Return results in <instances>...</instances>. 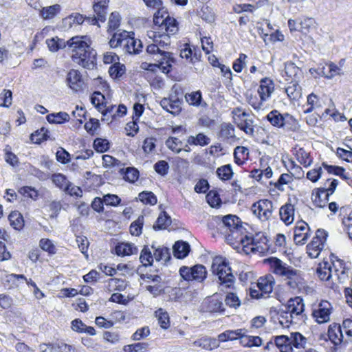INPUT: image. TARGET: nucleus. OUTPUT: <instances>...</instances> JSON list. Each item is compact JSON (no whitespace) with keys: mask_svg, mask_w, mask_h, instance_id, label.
Here are the masks:
<instances>
[{"mask_svg":"<svg viewBox=\"0 0 352 352\" xmlns=\"http://www.w3.org/2000/svg\"><path fill=\"white\" fill-rule=\"evenodd\" d=\"M211 271L217 276L219 290L228 292L225 298L226 304L230 307H239L241 300L238 296L234 292H228V289L234 288L235 278L226 258L222 256L214 257L211 265Z\"/></svg>","mask_w":352,"mask_h":352,"instance_id":"1","label":"nucleus"},{"mask_svg":"<svg viewBox=\"0 0 352 352\" xmlns=\"http://www.w3.org/2000/svg\"><path fill=\"white\" fill-rule=\"evenodd\" d=\"M272 272L283 278L285 284L293 291H300L305 288L306 281L303 273L293 267L283 263L276 257H271L267 260Z\"/></svg>","mask_w":352,"mask_h":352,"instance_id":"2","label":"nucleus"},{"mask_svg":"<svg viewBox=\"0 0 352 352\" xmlns=\"http://www.w3.org/2000/svg\"><path fill=\"white\" fill-rule=\"evenodd\" d=\"M87 36H74L67 41L72 48L73 61L84 68L91 69L95 67L96 52L87 42Z\"/></svg>","mask_w":352,"mask_h":352,"instance_id":"3","label":"nucleus"},{"mask_svg":"<svg viewBox=\"0 0 352 352\" xmlns=\"http://www.w3.org/2000/svg\"><path fill=\"white\" fill-rule=\"evenodd\" d=\"M146 53L154 61V63L148 65V70L154 71L155 68H158L162 72L166 74L172 70L173 64L175 62L173 53L167 51L158 52V48L155 46L146 47Z\"/></svg>","mask_w":352,"mask_h":352,"instance_id":"4","label":"nucleus"},{"mask_svg":"<svg viewBox=\"0 0 352 352\" xmlns=\"http://www.w3.org/2000/svg\"><path fill=\"white\" fill-rule=\"evenodd\" d=\"M239 241L243 245L244 252L247 254L251 252H262L266 250L267 237L262 232L256 234L254 236H241Z\"/></svg>","mask_w":352,"mask_h":352,"instance_id":"5","label":"nucleus"},{"mask_svg":"<svg viewBox=\"0 0 352 352\" xmlns=\"http://www.w3.org/2000/svg\"><path fill=\"white\" fill-rule=\"evenodd\" d=\"M217 219L221 220L219 223V229L225 234L230 236L229 232L232 234H236L235 238H238V231L242 228L241 221L240 219L234 214H228L223 217H216Z\"/></svg>","mask_w":352,"mask_h":352,"instance_id":"6","label":"nucleus"},{"mask_svg":"<svg viewBox=\"0 0 352 352\" xmlns=\"http://www.w3.org/2000/svg\"><path fill=\"white\" fill-rule=\"evenodd\" d=\"M251 210L260 221H269L272 217L273 203L268 199H260L252 205Z\"/></svg>","mask_w":352,"mask_h":352,"instance_id":"7","label":"nucleus"},{"mask_svg":"<svg viewBox=\"0 0 352 352\" xmlns=\"http://www.w3.org/2000/svg\"><path fill=\"white\" fill-rule=\"evenodd\" d=\"M179 274L185 280L202 282L206 278L207 272L204 265H196L192 267L182 266L179 269Z\"/></svg>","mask_w":352,"mask_h":352,"instance_id":"8","label":"nucleus"},{"mask_svg":"<svg viewBox=\"0 0 352 352\" xmlns=\"http://www.w3.org/2000/svg\"><path fill=\"white\" fill-rule=\"evenodd\" d=\"M154 27L162 30H164L168 34H175L178 31V26L177 21L169 16V15L164 16L162 14L159 16V12H155L153 17Z\"/></svg>","mask_w":352,"mask_h":352,"instance_id":"9","label":"nucleus"},{"mask_svg":"<svg viewBox=\"0 0 352 352\" xmlns=\"http://www.w3.org/2000/svg\"><path fill=\"white\" fill-rule=\"evenodd\" d=\"M327 236V233L324 230L318 229L316 232V236L310 243L307 245V253L311 258H317L324 248Z\"/></svg>","mask_w":352,"mask_h":352,"instance_id":"10","label":"nucleus"},{"mask_svg":"<svg viewBox=\"0 0 352 352\" xmlns=\"http://www.w3.org/2000/svg\"><path fill=\"white\" fill-rule=\"evenodd\" d=\"M338 184L337 179L328 178L324 186L319 188L318 192L315 195L314 199L315 204L320 208H323L325 206L326 201H328L329 197L334 192Z\"/></svg>","mask_w":352,"mask_h":352,"instance_id":"11","label":"nucleus"},{"mask_svg":"<svg viewBox=\"0 0 352 352\" xmlns=\"http://www.w3.org/2000/svg\"><path fill=\"white\" fill-rule=\"evenodd\" d=\"M267 119L272 126L287 129H292L289 125L296 122L293 116L288 113L283 115L277 110L270 112L267 116Z\"/></svg>","mask_w":352,"mask_h":352,"instance_id":"12","label":"nucleus"},{"mask_svg":"<svg viewBox=\"0 0 352 352\" xmlns=\"http://www.w3.org/2000/svg\"><path fill=\"white\" fill-rule=\"evenodd\" d=\"M332 305L327 300H322L315 309H313L312 316L318 324L326 323L330 320L332 312Z\"/></svg>","mask_w":352,"mask_h":352,"instance_id":"13","label":"nucleus"},{"mask_svg":"<svg viewBox=\"0 0 352 352\" xmlns=\"http://www.w3.org/2000/svg\"><path fill=\"white\" fill-rule=\"evenodd\" d=\"M284 307L292 315L293 318L298 323L304 320L303 300L300 297L290 298Z\"/></svg>","mask_w":352,"mask_h":352,"instance_id":"14","label":"nucleus"},{"mask_svg":"<svg viewBox=\"0 0 352 352\" xmlns=\"http://www.w3.org/2000/svg\"><path fill=\"white\" fill-rule=\"evenodd\" d=\"M182 99L177 94H170L168 98H164L160 101L161 107L166 111L177 115L182 111Z\"/></svg>","mask_w":352,"mask_h":352,"instance_id":"15","label":"nucleus"},{"mask_svg":"<svg viewBox=\"0 0 352 352\" xmlns=\"http://www.w3.org/2000/svg\"><path fill=\"white\" fill-rule=\"evenodd\" d=\"M109 3V0L94 1L93 9L96 16L88 19L92 25H97L98 21L104 23L106 21Z\"/></svg>","mask_w":352,"mask_h":352,"instance_id":"16","label":"nucleus"},{"mask_svg":"<svg viewBox=\"0 0 352 352\" xmlns=\"http://www.w3.org/2000/svg\"><path fill=\"white\" fill-rule=\"evenodd\" d=\"M331 264L333 270V279L336 278L341 283H344L349 278V272L344 262L341 259L335 258V260H331Z\"/></svg>","mask_w":352,"mask_h":352,"instance_id":"17","label":"nucleus"},{"mask_svg":"<svg viewBox=\"0 0 352 352\" xmlns=\"http://www.w3.org/2000/svg\"><path fill=\"white\" fill-rule=\"evenodd\" d=\"M311 235L310 228L305 221L298 222L294 234V240L296 245L305 244Z\"/></svg>","mask_w":352,"mask_h":352,"instance_id":"18","label":"nucleus"},{"mask_svg":"<svg viewBox=\"0 0 352 352\" xmlns=\"http://www.w3.org/2000/svg\"><path fill=\"white\" fill-rule=\"evenodd\" d=\"M126 36L123 40V48L126 52L130 54H137L142 51V43L140 40L135 39L126 31Z\"/></svg>","mask_w":352,"mask_h":352,"instance_id":"19","label":"nucleus"},{"mask_svg":"<svg viewBox=\"0 0 352 352\" xmlns=\"http://www.w3.org/2000/svg\"><path fill=\"white\" fill-rule=\"evenodd\" d=\"M274 91V83L270 78H264L260 80L257 92L263 102H265L271 97Z\"/></svg>","mask_w":352,"mask_h":352,"instance_id":"20","label":"nucleus"},{"mask_svg":"<svg viewBox=\"0 0 352 352\" xmlns=\"http://www.w3.org/2000/svg\"><path fill=\"white\" fill-rule=\"evenodd\" d=\"M328 337L331 342L335 345H338L342 342H345V337L341 326L336 323L329 325L328 329Z\"/></svg>","mask_w":352,"mask_h":352,"instance_id":"21","label":"nucleus"},{"mask_svg":"<svg viewBox=\"0 0 352 352\" xmlns=\"http://www.w3.org/2000/svg\"><path fill=\"white\" fill-rule=\"evenodd\" d=\"M68 86L74 91L80 90L83 85V80L80 73L76 69H71L67 76Z\"/></svg>","mask_w":352,"mask_h":352,"instance_id":"22","label":"nucleus"},{"mask_svg":"<svg viewBox=\"0 0 352 352\" xmlns=\"http://www.w3.org/2000/svg\"><path fill=\"white\" fill-rule=\"evenodd\" d=\"M274 284L275 280L274 277L272 275H267L258 278L257 287L263 294H265L266 297H268L273 290Z\"/></svg>","mask_w":352,"mask_h":352,"instance_id":"23","label":"nucleus"},{"mask_svg":"<svg viewBox=\"0 0 352 352\" xmlns=\"http://www.w3.org/2000/svg\"><path fill=\"white\" fill-rule=\"evenodd\" d=\"M316 274L321 280H333V274L331 263L323 261L318 265Z\"/></svg>","mask_w":352,"mask_h":352,"instance_id":"24","label":"nucleus"},{"mask_svg":"<svg viewBox=\"0 0 352 352\" xmlns=\"http://www.w3.org/2000/svg\"><path fill=\"white\" fill-rule=\"evenodd\" d=\"M276 316L278 322L283 328H288L292 324H298L284 307L278 311Z\"/></svg>","mask_w":352,"mask_h":352,"instance_id":"25","label":"nucleus"},{"mask_svg":"<svg viewBox=\"0 0 352 352\" xmlns=\"http://www.w3.org/2000/svg\"><path fill=\"white\" fill-rule=\"evenodd\" d=\"M322 100L319 97L314 93H311L307 97V103L303 106V111L305 113H309L314 110L320 109L322 107Z\"/></svg>","mask_w":352,"mask_h":352,"instance_id":"26","label":"nucleus"},{"mask_svg":"<svg viewBox=\"0 0 352 352\" xmlns=\"http://www.w3.org/2000/svg\"><path fill=\"white\" fill-rule=\"evenodd\" d=\"M294 206L292 204H286L280 208L279 214L281 220L286 224L289 225L294 220Z\"/></svg>","mask_w":352,"mask_h":352,"instance_id":"27","label":"nucleus"},{"mask_svg":"<svg viewBox=\"0 0 352 352\" xmlns=\"http://www.w3.org/2000/svg\"><path fill=\"white\" fill-rule=\"evenodd\" d=\"M285 72L286 76L289 78H291V81L296 82L299 81L303 74L301 69L292 62H289L285 64Z\"/></svg>","mask_w":352,"mask_h":352,"instance_id":"28","label":"nucleus"},{"mask_svg":"<svg viewBox=\"0 0 352 352\" xmlns=\"http://www.w3.org/2000/svg\"><path fill=\"white\" fill-rule=\"evenodd\" d=\"M274 343L280 352H293L290 336L282 335L274 338Z\"/></svg>","mask_w":352,"mask_h":352,"instance_id":"29","label":"nucleus"},{"mask_svg":"<svg viewBox=\"0 0 352 352\" xmlns=\"http://www.w3.org/2000/svg\"><path fill=\"white\" fill-rule=\"evenodd\" d=\"M138 252V248L131 243L122 242L116 247V252L118 256H130L137 254Z\"/></svg>","mask_w":352,"mask_h":352,"instance_id":"30","label":"nucleus"},{"mask_svg":"<svg viewBox=\"0 0 352 352\" xmlns=\"http://www.w3.org/2000/svg\"><path fill=\"white\" fill-rule=\"evenodd\" d=\"M190 250L188 243L182 241H177L173 247V254L177 258H184L187 256Z\"/></svg>","mask_w":352,"mask_h":352,"instance_id":"31","label":"nucleus"},{"mask_svg":"<svg viewBox=\"0 0 352 352\" xmlns=\"http://www.w3.org/2000/svg\"><path fill=\"white\" fill-rule=\"evenodd\" d=\"M285 90L291 100H298L302 96V89L296 81H291Z\"/></svg>","mask_w":352,"mask_h":352,"instance_id":"32","label":"nucleus"},{"mask_svg":"<svg viewBox=\"0 0 352 352\" xmlns=\"http://www.w3.org/2000/svg\"><path fill=\"white\" fill-rule=\"evenodd\" d=\"M170 34H168L166 32H162L158 39H155V42L148 45L147 47L155 46L158 48V52L161 51H166L170 45Z\"/></svg>","mask_w":352,"mask_h":352,"instance_id":"33","label":"nucleus"},{"mask_svg":"<svg viewBox=\"0 0 352 352\" xmlns=\"http://www.w3.org/2000/svg\"><path fill=\"white\" fill-rule=\"evenodd\" d=\"M60 10L61 7L59 4L44 7L40 10V16L44 20H50L54 19L60 12Z\"/></svg>","mask_w":352,"mask_h":352,"instance_id":"34","label":"nucleus"},{"mask_svg":"<svg viewBox=\"0 0 352 352\" xmlns=\"http://www.w3.org/2000/svg\"><path fill=\"white\" fill-rule=\"evenodd\" d=\"M151 248L154 250L153 256L157 261L167 262L170 258L169 249L164 246L155 247L152 245Z\"/></svg>","mask_w":352,"mask_h":352,"instance_id":"35","label":"nucleus"},{"mask_svg":"<svg viewBox=\"0 0 352 352\" xmlns=\"http://www.w3.org/2000/svg\"><path fill=\"white\" fill-rule=\"evenodd\" d=\"M206 309L210 312H223L225 311L224 305L221 300L213 296L208 299L206 302Z\"/></svg>","mask_w":352,"mask_h":352,"instance_id":"36","label":"nucleus"},{"mask_svg":"<svg viewBox=\"0 0 352 352\" xmlns=\"http://www.w3.org/2000/svg\"><path fill=\"white\" fill-rule=\"evenodd\" d=\"M220 137L226 141H233L235 138L234 128L232 124L224 123L221 125Z\"/></svg>","mask_w":352,"mask_h":352,"instance_id":"37","label":"nucleus"},{"mask_svg":"<svg viewBox=\"0 0 352 352\" xmlns=\"http://www.w3.org/2000/svg\"><path fill=\"white\" fill-rule=\"evenodd\" d=\"M8 220L15 230H20L24 226L23 216L17 211L12 212L8 216Z\"/></svg>","mask_w":352,"mask_h":352,"instance_id":"38","label":"nucleus"},{"mask_svg":"<svg viewBox=\"0 0 352 352\" xmlns=\"http://www.w3.org/2000/svg\"><path fill=\"white\" fill-rule=\"evenodd\" d=\"M290 339L292 341V345L293 347V350L294 349H305L306 343H307V338L305 337H304L300 333H299V332L292 333L290 334Z\"/></svg>","mask_w":352,"mask_h":352,"instance_id":"39","label":"nucleus"},{"mask_svg":"<svg viewBox=\"0 0 352 352\" xmlns=\"http://www.w3.org/2000/svg\"><path fill=\"white\" fill-rule=\"evenodd\" d=\"M296 157L298 162L305 167H308L312 164L309 153L303 148H299L296 151Z\"/></svg>","mask_w":352,"mask_h":352,"instance_id":"40","label":"nucleus"},{"mask_svg":"<svg viewBox=\"0 0 352 352\" xmlns=\"http://www.w3.org/2000/svg\"><path fill=\"white\" fill-rule=\"evenodd\" d=\"M171 223L170 217L166 212H162L156 220V223L153 225L154 230L166 229Z\"/></svg>","mask_w":352,"mask_h":352,"instance_id":"41","label":"nucleus"},{"mask_svg":"<svg viewBox=\"0 0 352 352\" xmlns=\"http://www.w3.org/2000/svg\"><path fill=\"white\" fill-rule=\"evenodd\" d=\"M237 126L244 131L247 135L254 136V120L252 119L245 118L239 122H236Z\"/></svg>","mask_w":352,"mask_h":352,"instance_id":"42","label":"nucleus"},{"mask_svg":"<svg viewBox=\"0 0 352 352\" xmlns=\"http://www.w3.org/2000/svg\"><path fill=\"white\" fill-rule=\"evenodd\" d=\"M166 146L175 153H179L182 150L183 142L175 137L168 138L165 142Z\"/></svg>","mask_w":352,"mask_h":352,"instance_id":"43","label":"nucleus"},{"mask_svg":"<svg viewBox=\"0 0 352 352\" xmlns=\"http://www.w3.org/2000/svg\"><path fill=\"white\" fill-rule=\"evenodd\" d=\"M69 116L66 112H58L56 113H51L47 116V120L50 123L61 124L64 122L69 121Z\"/></svg>","mask_w":352,"mask_h":352,"instance_id":"44","label":"nucleus"},{"mask_svg":"<svg viewBox=\"0 0 352 352\" xmlns=\"http://www.w3.org/2000/svg\"><path fill=\"white\" fill-rule=\"evenodd\" d=\"M153 254H151L150 249L145 246L141 251L140 261L144 266H149L152 265L153 261Z\"/></svg>","mask_w":352,"mask_h":352,"instance_id":"45","label":"nucleus"},{"mask_svg":"<svg viewBox=\"0 0 352 352\" xmlns=\"http://www.w3.org/2000/svg\"><path fill=\"white\" fill-rule=\"evenodd\" d=\"M243 329H236L234 331H226L219 336V340L221 342H226L227 340H233L239 338L242 335Z\"/></svg>","mask_w":352,"mask_h":352,"instance_id":"46","label":"nucleus"},{"mask_svg":"<svg viewBox=\"0 0 352 352\" xmlns=\"http://www.w3.org/2000/svg\"><path fill=\"white\" fill-rule=\"evenodd\" d=\"M217 175L221 180H229L233 175V171L230 164L219 167L217 170Z\"/></svg>","mask_w":352,"mask_h":352,"instance_id":"47","label":"nucleus"},{"mask_svg":"<svg viewBox=\"0 0 352 352\" xmlns=\"http://www.w3.org/2000/svg\"><path fill=\"white\" fill-rule=\"evenodd\" d=\"M53 183L60 189L67 190L69 188V181L65 175L60 173L54 174L52 175Z\"/></svg>","mask_w":352,"mask_h":352,"instance_id":"48","label":"nucleus"},{"mask_svg":"<svg viewBox=\"0 0 352 352\" xmlns=\"http://www.w3.org/2000/svg\"><path fill=\"white\" fill-rule=\"evenodd\" d=\"M155 316L162 328L166 329L169 327V316L166 311H164L162 309H159L155 311Z\"/></svg>","mask_w":352,"mask_h":352,"instance_id":"49","label":"nucleus"},{"mask_svg":"<svg viewBox=\"0 0 352 352\" xmlns=\"http://www.w3.org/2000/svg\"><path fill=\"white\" fill-rule=\"evenodd\" d=\"M48 133V130L42 127L31 135V140L34 143L40 144L42 141L47 140L50 138Z\"/></svg>","mask_w":352,"mask_h":352,"instance_id":"50","label":"nucleus"},{"mask_svg":"<svg viewBox=\"0 0 352 352\" xmlns=\"http://www.w3.org/2000/svg\"><path fill=\"white\" fill-rule=\"evenodd\" d=\"M139 199L144 204L155 205L157 203V197L151 191H143L139 194Z\"/></svg>","mask_w":352,"mask_h":352,"instance_id":"51","label":"nucleus"},{"mask_svg":"<svg viewBox=\"0 0 352 352\" xmlns=\"http://www.w3.org/2000/svg\"><path fill=\"white\" fill-rule=\"evenodd\" d=\"M341 328L343 331L344 335H345V342H352V320H344Z\"/></svg>","mask_w":352,"mask_h":352,"instance_id":"52","label":"nucleus"},{"mask_svg":"<svg viewBox=\"0 0 352 352\" xmlns=\"http://www.w3.org/2000/svg\"><path fill=\"white\" fill-rule=\"evenodd\" d=\"M105 101V97L99 91H95L91 96V103L98 109L100 111L102 109Z\"/></svg>","mask_w":352,"mask_h":352,"instance_id":"53","label":"nucleus"},{"mask_svg":"<svg viewBox=\"0 0 352 352\" xmlns=\"http://www.w3.org/2000/svg\"><path fill=\"white\" fill-rule=\"evenodd\" d=\"M144 224V217L140 216L136 221L133 222L130 226V232L133 236H139L142 233Z\"/></svg>","mask_w":352,"mask_h":352,"instance_id":"54","label":"nucleus"},{"mask_svg":"<svg viewBox=\"0 0 352 352\" xmlns=\"http://www.w3.org/2000/svg\"><path fill=\"white\" fill-rule=\"evenodd\" d=\"M125 72V66L120 64L119 61L118 63L112 65L109 69L110 76L113 78L120 77Z\"/></svg>","mask_w":352,"mask_h":352,"instance_id":"55","label":"nucleus"},{"mask_svg":"<svg viewBox=\"0 0 352 352\" xmlns=\"http://www.w3.org/2000/svg\"><path fill=\"white\" fill-rule=\"evenodd\" d=\"M94 148L97 152L104 153L110 147V143L107 139L96 138L94 142Z\"/></svg>","mask_w":352,"mask_h":352,"instance_id":"56","label":"nucleus"},{"mask_svg":"<svg viewBox=\"0 0 352 352\" xmlns=\"http://www.w3.org/2000/svg\"><path fill=\"white\" fill-rule=\"evenodd\" d=\"M206 198L208 204L212 208L218 207L221 204L219 195L216 191L210 190Z\"/></svg>","mask_w":352,"mask_h":352,"instance_id":"57","label":"nucleus"},{"mask_svg":"<svg viewBox=\"0 0 352 352\" xmlns=\"http://www.w3.org/2000/svg\"><path fill=\"white\" fill-rule=\"evenodd\" d=\"M179 55L181 58L189 60V62L192 63H193L194 58L197 60V57L195 54H194V56H192V49L190 48V45L188 43H185L184 45V47L182 48L180 50Z\"/></svg>","mask_w":352,"mask_h":352,"instance_id":"58","label":"nucleus"},{"mask_svg":"<svg viewBox=\"0 0 352 352\" xmlns=\"http://www.w3.org/2000/svg\"><path fill=\"white\" fill-rule=\"evenodd\" d=\"M124 36H126V31L120 33H115L109 41L110 46L113 48L118 46H123Z\"/></svg>","mask_w":352,"mask_h":352,"instance_id":"59","label":"nucleus"},{"mask_svg":"<svg viewBox=\"0 0 352 352\" xmlns=\"http://www.w3.org/2000/svg\"><path fill=\"white\" fill-rule=\"evenodd\" d=\"M139 177V171L133 167H128L124 172V179L131 183H134Z\"/></svg>","mask_w":352,"mask_h":352,"instance_id":"60","label":"nucleus"},{"mask_svg":"<svg viewBox=\"0 0 352 352\" xmlns=\"http://www.w3.org/2000/svg\"><path fill=\"white\" fill-rule=\"evenodd\" d=\"M39 245L42 250L50 254H54L56 252L54 244L48 239H42L39 242Z\"/></svg>","mask_w":352,"mask_h":352,"instance_id":"61","label":"nucleus"},{"mask_svg":"<svg viewBox=\"0 0 352 352\" xmlns=\"http://www.w3.org/2000/svg\"><path fill=\"white\" fill-rule=\"evenodd\" d=\"M199 14L202 19L208 23H212L214 20V13L208 6H203Z\"/></svg>","mask_w":352,"mask_h":352,"instance_id":"62","label":"nucleus"},{"mask_svg":"<svg viewBox=\"0 0 352 352\" xmlns=\"http://www.w3.org/2000/svg\"><path fill=\"white\" fill-rule=\"evenodd\" d=\"M109 285L114 290L123 291L126 287V283L124 279L111 278L109 280Z\"/></svg>","mask_w":352,"mask_h":352,"instance_id":"63","label":"nucleus"},{"mask_svg":"<svg viewBox=\"0 0 352 352\" xmlns=\"http://www.w3.org/2000/svg\"><path fill=\"white\" fill-rule=\"evenodd\" d=\"M344 230L347 233L349 237L352 240V211L347 217L342 218Z\"/></svg>","mask_w":352,"mask_h":352,"instance_id":"64","label":"nucleus"}]
</instances>
